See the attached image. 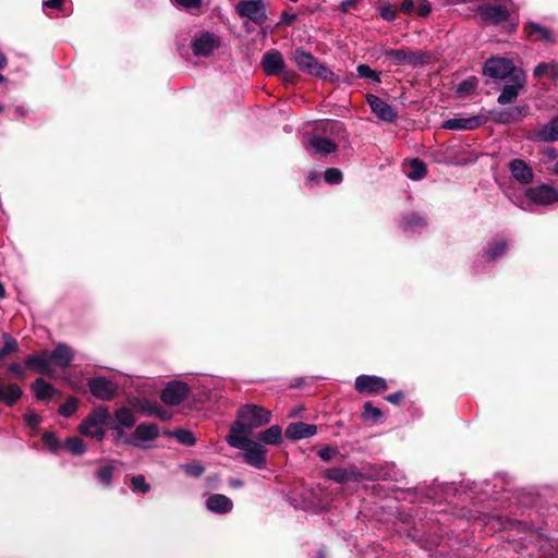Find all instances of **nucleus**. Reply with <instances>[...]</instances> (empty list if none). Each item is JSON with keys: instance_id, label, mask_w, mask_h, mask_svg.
<instances>
[{"instance_id": "obj_1", "label": "nucleus", "mask_w": 558, "mask_h": 558, "mask_svg": "<svg viewBox=\"0 0 558 558\" xmlns=\"http://www.w3.org/2000/svg\"><path fill=\"white\" fill-rule=\"evenodd\" d=\"M73 357V350L63 343L58 344L52 351H41L37 353V373L59 377L65 372Z\"/></svg>"}, {"instance_id": "obj_2", "label": "nucleus", "mask_w": 558, "mask_h": 558, "mask_svg": "<svg viewBox=\"0 0 558 558\" xmlns=\"http://www.w3.org/2000/svg\"><path fill=\"white\" fill-rule=\"evenodd\" d=\"M269 421V411L254 404L245 405L239 410L238 420L231 425L229 435L248 437L255 428L268 424Z\"/></svg>"}, {"instance_id": "obj_3", "label": "nucleus", "mask_w": 558, "mask_h": 558, "mask_svg": "<svg viewBox=\"0 0 558 558\" xmlns=\"http://www.w3.org/2000/svg\"><path fill=\"white\" fill-rule=\"evenodd\" d=\"M229 446L243 451L242 457L246 464L257 470L265 469L267 464V449L259 442L241 435H228Z\"/></svg>"}, {"instance_id": "obj_4", "label": "nucleus", "mask_w": 558, "mask_h": 558, "mask_svg": "<svg viewBox=\"0 0 558 558\" xmlns=\"http://www.w3.org/2000/svg\"><path fill=\"white\" fill-rule=\"evenodd\" d=\"M507 196L511 203L524 210H532L534 204L545 206L558 201V192L546 184L530 187L521 194L508 193Z\"/></svg>"}, {"instance_id": "obj_5", "label": "nucleus", "mask_w": 558, "mask_h": 558, "mask_svg": "<svg viewBox=\"0 0 558 558\" xmlns=\"http://www.w3.org/2000/svg\"><path fill=\"white\" fill-rule=\"evenodd\" d=\"M110 413L107 408L99 407L95 409L86 420L80 425V433L84 436L95 438L101 441L105 437L102 426L108 423Z\"/></svg>"}, {"instance_id": "obj_6", "label": "nucleus", "mask_w": 558, "mask_h": 558, "mask_svg": "<svg viewBox=\"0 0 558 558\" xmlns=\"http://www.w3.org/2000/svg\"><path fill=\"white\" fill-rule=\"evenodd\" d=\"M293 60L298 68L310 75L324 81L330 80L333 73L322 64L312 53L299 48L293 53Z\"/></svg>"}, {"instance_id": "obj_7", "label": "nucleus", "mask_w": 558, "mask_h": 558, "mask_svg": "<svg viewBox=\"0 0 558 558\" xmlns=\"http://www.w3.org/2000/svg\"><path fill=\"white\" fill-rule=\"evenodd\" d=\"M515 72H523L517 69L510 59L493 57L485 61L483 73L494 80L513 78Z\"/></svg>"}, {"instance_id": "obj_8", "label": "nucleus", "mask_w": 558, "mask_h": 558, "mask_svg": "<svg viewBox=\"0 0 558 558\" xmlns=\"http://www.w3.org/2000/svg\"><path fill=\"white\" fill-rule=\"evenodd\" d=\"M220 45V37L206 31L197 33L191 41L192 51L196 57H209Z\"/></svg>"}, {"instance_id": "obj_9", "label": "nucleus", "mask_w": 558, "mask_h": 558, "mask_svg": "<svg viewBox=\"0 0 558 558\" xmlns=\"http://www.w3.org/2000/svg\"><path fill=\"white\" fill-rule=\"evenodd\" d=\"M235 12L240 17H246L257 25L267 20L266 5L263 0H241L235 5Z\"/></svg>"}, {"instance_id": "obj_10", "label": "nucleus", "mask_w": 558, "mask_h": 558, "mask_svg": "<svg viewBox=\"0 0 558 558\" xmlns=\"http://www.w3.org/2000/svg\"><path fill=\"white\" fill-rule=\"evenodd\" d=\"M384 54L395 65H417L423 62L426 53L410 49H385Z\"/></svg>"}, {"instance_id": "obj_11", "label": "nucleus", "mask_w": 558, "mask_h": 558, "mask_svg": "<svg viewBox=\"0 0 558 558\" xmlns=\"http://www.w3.org/2000/svg\"><path fill=\"white\" fill-rule=\"evenodd\" d=\"M158 435L159 429L156 424L142 423L136 426L131 436L123 439V444L141 448L144 442L155 440Z\"/></svg>"}, {"instance_id": "obj_12", "label": "nucleus", "mask_w": 558, "mask_h": 558, "mask_svg": "<svg viewBox=\"0 0 558 558\" xmlns=\"http://www.w3.org/2000/svg\"><path fill=\"white\" fill-rule=\"evenodd\" d=\"M189 393L190 388L186 384L174 380L163 388L160 398L168 405H179L187 398Z\"/></svg>"}, {"instance_id": "obj_13", "label": "nucleus", "mask_w": 558, "mask_h": 558, "mask_svg": "<svg viewBox=\"0 0 558 558\" xmlns=\"http://www.w3.org/2000/svg\"><path fill=\"white\" fill-rule=\"evenodd\" d=\"M478 15L483 22L498 25L509 19L510 12L505 5L488 3L478 8Z\"/></svg>"}, {"instance_id": "obj_14", "label": "nucleus", "mask_w": 558, "mask_h": 558, "mask_svg": "<svg viewBox=\"0 0 558 558\" xmlns=\"http://www.w3.org/2000/svg\"><path fill=\"white\" fill-rule=\"evenodd\" d=\"M511 83L504 86L500 95L498 96V104L507 105L513 102L519 92L525 85V74L524 72H515L513 78H510Z\"/></svg>"}, {"instance_id": "obj_15", "label": "nucleus", "mask_w": 558, "mask_h": 558, "mask_svg": "<svg viewBox=\"0 0 558 558\" xmlns=\"http://www.w3.org/2000/svg\"><path fill=\"white\" fill-rule=\"evenodd\" d=\"M486 122L483 116H472L466 118H450L442 122L441 128L452 131L475 130Z\"/></svg>"}, {"instance_id": "obj_16", "label": "nucleus", "mask_w": 558, "mask_h": 558, "mask_svg": "<svg viewBox=\"0 0 558 558\" xmlns=\"http://www.w3.org/2000/svg\"><path fill=\"white\" fill-rule=\"evenodd\" d=\"M366 100L372 112L378 119L389 123L395 122L397 112L388 102L375 95H367Z\"/></svg>"}, {"instance_id": "obj_17", "label": "nucleus", "mask_w": 558, "mask_h": 558, "mask_svg": "<svg viewBox=\"0 0 558 558\" xmlns=\"http://www.w3.org/2000/svg\"><path fill=\"white\" fill-rule=\"evenodd\" d=\"M89 390L96 398L109 401L116 396L118 386L105 377H96L89 381Z\"/></svg>"}, {"instance_id": "obj_18", "label": "nucleus", "mask_w": 558, "mask_h": 558, "mask_svg": "<svg viewBox=\"0 0 558 558\" xmlns=\"http://www.w3.org/2000/svg\"><path fill=\"white\" fill-rule=\"evenodd\" d=\"M387 388L386 380L378 376L360 375L355 379V389L362 393H377Z\"/></svg>"}, {"instance_id": "obj_19", "label": "nucleus", "mask_w": 558, "mask_h": 558, "mask_svg": "<svg viewBox=\"0 0 558 558\" xmlns=\"http://www.w3.org/2000/svg\"><path fill=\"white\" fill-rule=\"evenodd\" d=\"M305 148L310 154L329 155L337 150L338 145L322 135L313 134L305 143Z\"/></svg>"}, {"instance_id": "obj_20", "label": "nucleus", "mask_w": 558, "mask_h": 558, "mask_svg": "<svg viewBox=\"0 0 558 558\" xmlns=\"http://www.w3.org/2000/svg\"><path fill=\"white\" fill-rule=\"evenodd\" d=\"M325 476L339 484L360 482L362 478V474L354 465H350L349 468H329L325 471Z\"/></svg>"}, {"instance_id": "obj_21", "label": "nucleus", "mask_w": 558, "mask_h": 558, "mask_svg": "<svg viewBox=\"0 0 558 558\" xmlns=\"http://www.w3.org/2000/svg\"><path fill=\"white\" fill-rule=\"evenodd\" d=\"M286 63L280 51L271 49L264 53L262 66L267 75H277L283 71Z\"/></svg>"}, {"instance_id": "obj_22", "label": "nucleus", "mask_w": 558, "mask_h": 558, "mask_svg": "<svg viewBox=\"0 0 558 558\" xmlns=\"http://www.w3.org/2000/svg\"><path fill=\"white\" fill-rule=\"evenodd\" d=\"M317 432V427L314 424H307L304 422L291 423L286 428V436L291 440H299L303 438H310Z\"/></svg>"}, {"instance_id": "obj_23", "label": "nucleus", "mask_w": 558, "mask_h": 558, "mask_svg": "<svg viewBox=\"0 0 558 558\" xmlns=\"http://www.w3.org/2000/svg\"><path fill=\"white\" fill-rule=\"evenodd\" d=\"M507 247V241L502 236H496L486 244L482 258L486 262H495L506 253Z\"/></svg>"}, {"instance_id": "obj_24", "label": "nucleus", "mask_w": 558, "mask_h": 558, "mask_svg": "<svg viewBox=\"0 0 558 558\" xmlns=\"http://www.w3.org/2000/svg\"><path fill=\"white\" fill-rule=\"evenodd\" d=\"M232 501L227 496L221 494H214L206 500V507L214 513H228L232 510Z\"/></svg>"}, {"instance_id": "obj_25", "label": "nucleus", "mask_w": 558, "mask_h": 558, "mask_svg": "<svg viewBox=\"0 0 558 558\" xmlns=\"http://www.w3.org/2000/svg\"><path fill=\"white\" fill-rule=\"evenodd\" d=\"M509 170L512 177L522 184H527L533 178L531 168L521 159L511 160Z\"/></svg>"}, {"instance_id": "obj_26", "label": "nucleus", "mask_w": 558, "mask_h": 558, "mask_svg": "<svg viewBox=\"0 0 558 558\" xmlns=\"http://www.w3.org/2000/svg\"><path fill=\"white\" fill-rule=\"evenodd\" d=\"M524 32L533 40H543L545 43H553L555 39L550 29H548L535 22L527 23L524 26Z\"/></svg>"}, {"instance_id": "obj_27", "label": "nucleus", "mask_w": 558, "mask_h": 558, "mask_svg": "<svg viewBox=\"0 0 558 558\" xmlns=\"http://www.w3.org/2000/svg\"><path fill=\"white\" fill-rule=\"evenodd\" d=\"M537 140L551 143L558 141V116L535 132Z\"/></svg>"}, {"instance_id": "obj_28", "label": "nucleus", "mask_w": 558, "mask_h": 558, "mask_svg": "<svg viewBox=\"0 0 558 558\" xmlns=\"http://www.w3.org/2000/svg\"><path fill=\"white\" fill-rule=\"evenodd\" d=\"M22 396V390L16 384L5 385L0 378V401L8 405L15 403Z\"/></svg>"}, {"instance_id": "obj_29", "label": "nucleus", "mask_w": 558, "mask_h": 558, "mask_svg": "<svg viewBox=\"0 0 558 558\" xmlns=\"http://www.w3.org/2000/svg\"><path fill=\"white\" fill-rule=\"evenodd\" d=\"M526 107H511L506 110H501L494 116V120L498 123H510L518 121L525 116Z\"/></svg>"}, {"instance_id": "obj_30", "label": "nucleus", "mask_w": 558, "mask_h": 558, "mask_svg": "<svg viewBox=\"0 0 558 558\" xmlns=\"http://www.w3.org/2000/svg\"><path fill=\"white\" fill-rule=\"evenodd\" d=\"M282 430L279 425H271L269 428L260 430L256 434V439L259 444L278 445L281 442Z\"/></svg>"}, {"instance_id": "obj_31", "label": "nucleus", "mask_w": 558, "mask_h": 558, "mask_svg": "<svg viewBox=\"0 0 558 558\" xmlns=\"http://www.w3.org/2000/svg\"><path fill=\"white\" fill-rule=\"evenodd\" d=\"M61 398V392L44 379L37 378V400L52 401Z\"/></svg>"}, {"instance_id": "obj_32", "label": "nucleus", "mask_w": 558, "mask_h": 558, "mask_svg": "<svg viewBox=\"0 0 558 558\" xmlns=\"http://www.w3.org/2000/svg\"><path fill=\"white\" fill-rule=\"evenodd\" d=\"M426 223L423 216L412 213L401 220L400 227L404 232H416L423 229Z\"/></svg>"}, {"instance_id": "obj_33", "label": "nucleus", "mask_w": 558, "mask_h": 558, "mask_svg": "<svg viewBox=\"0 0 558 558\" xmlns=\"http://www.w3.org/2000/svg\"><path fill=\"white\" fill-rule=\"evenodd\" d=\"M136 417L133 411L129 408L122 407L114 412V424L120 427L131 428L134 426Z\"/></svg>"}, {"instance_id": "obj_34", "label": "nucleus", "mask_w": 558, "mask_h": 558, "mask_svg": "<svg viewBox=\"0 0 558 558\" xmlns=\"http://www.w3.org/2000/svg\"><path fill=\"white\" fill-rule=\"evenodd\" d=\"M143 411L146 415L156 416L160 420L167 421L171 418V412L163 409L157 402H146L145 407H143Z\"/></svg>"}, {"instance_id": "obj_35", "label": "nucleus", "mask_w": 558, "mask_h": 558, "mask_svg": "<svg viewBox=\"0 0 558 558\" xmlns=\"http://www.w3.org/2000/svg\"><path fill=\"white\" fill-rule=\"evenodd\" d=\"M534 76L535 77H543V76H548L553 80H556L558 78V64L556 63H539L535 69H534Z\"/></svg>"}, {"instance_id": "obj_36", "label": "nucleus", "mask_w": 558, "mask_h": 558, "mask_svg": "<svg viewBox=\"0 0 558 558\" xmlns=\"http://www.w3.org/2000/svg\"><path fill=\"white\" fill-rule=\"evenodd\" d=\"M65 0H45L43 2V11L46 15L52 16L54 12L68 14L65 10Z\"/></svg>"}, {"instance_id": "obj_37", "label": "nucleus", "mask_w": 558, "mask_h": 558, "mask_svg": "<svg viewBox=\"0 0 558 558\" xmlns=\"http://www.w3.org/2000/svg\"><path fill=\"white\" fill-rule=\"evenodd\" d=\"M426 174V167L425 163L420 159H413L410 162V170L408 172V177L411 180H421Z\"/></svg>"}, {"instance_id": "obj_38", "label": "nucleus", "mask_w": 558, "mask_h": 558, "mask_svg": "<svg viewBox=\"0 0 558 558\" xmlns=\"http://www.w3.org/2000/svg\"><path fill=\"white\" fill-rule=\"evenodd\" d=\"M477 87V78L474 76L468 77L462 81L457 87V94L459 96H469L474 93Z\"/></svg>"}, {"instance_id": "obj_39", "label": "nucleus", "mask_w": 558, "mask_h": 558, "mask_svg": "<svg viewBox=\"0 0 558 558\" xmlns=\"http://www.w3.org/2000/svg\"><path fill=\"white\" fill-rule=\"evenodd\" d=\"M357 75L363 78H368L375 84H379L380 73L372 70L367 64H359L356 68Z\"/></svg>"}, {"instance_id": "obj_40", "label": "nucleus", "mask_w": 558, "mask_h": 558, "mask_svg": "<svg viewBox=\"0 0 558 558\" xmlns=\"http://www.w3.org/2000/svg\"><path fill=\"white\" fill-rule=\"evenodd\" d=\"M64 447L73 454H82L85 452V445L78 437H70L65 440Z\"/></svg>"}, {"instance_id": "obj_41", "label": "nucleus", "mask_w": 558, "mask_h": 558, "mask_svg": "<svg viewBox=\"0 0 558 558\" xmlns=\"http://www.w3.org/2000/svg\"><path fill=\"white\" fill-rule=\"evenodd\" d=\"M383 416L380 409L374 407L371 402L364 404L362 417L365 421L377 422Z\"/></svg>"}, {"instance_id": "obj_42", "label": "nucleus", "mask_w": 558, "mask_h": 558, "mask_svg": "<svg viewBox=\"0 0 558 558\" xmlns=\"http://www.w3.org/2000/svg\"><path fill=\"white\" fill-rule=\"evenodd\" d=\"M171 435L181 444L184 446H192L195 444V437L194 435L187 430V429H177Z\"/></svg>"}, {"instance_id": "obj_43", "label": "nucleus", "mask_w": 558, "mask_h": 558, "mask_svg": "<svg viewBox=\"0 0 558 558\" xmlns=\"http://www.w3.org/2000/svg\"><path fill=\"white\" fill-rule=\"evenodd\" d=\"M131 488L135 493L145 494L149 492L150 485L146 482L143 475L133 476L131 480Z\"/></svg>"}, {"instance_id": "obj_44", "label": "nucleus", "mask_w": 558, "mask_h": 558, "mask_svg": "<svg viewBox=\"0 0 558 558\" xmlns=\"http://www.w3.org/2000/svg\"><path fill=\"white\" fill-rule=\"evenodd\" d=\"M112 473L113 466L107 464L97 471L96 476L104 485L109 486L111 483Z\"/></svg>"}, {"instance_id": "obj_45", "label": "nucleus", "mask_w": 558, "mask_h": 558, "mask_svg": "<svg viewBox=\"0 0 558 558\" xmlns=\"http://www.w3.org/2000/svg\"><path fill=\"white\" fill-rule=\"evenodd\" d=\"M77 410V401L74 398H69L63 404L60 405L59 413L69 417Z\"/></svg>"}, {"instance_id": "obj_46", "label": "nucleus", "mask_w": 558, "mask_h": 558, "mask_svg": "<svg viewBox=\"0 0 558 558\" xmlns=\"http://www.w3.org/2000/svg\"><path fill=\"white\" fill-rule=\"evenodd\" d=\"M324 179L329 184H338L342 180V173L337 168H328L324 173Z\"/></svg>"}, {"instance_id": "obj_47", "label": "nucleus", "mask_w": 558, "mask_h": 558, "mask_svg": "<svg viewBox=\"0 0 558 558\" xmlns=\"http://www.w3.org/2000/svg\"><path fill=\"white\" fill-rule=\"evenodd\" d=\"M183 469L192 477H198L204 473V466L199 462L187 463Z\"/></svg>"}, {"instance_id": "obj_48", "label": "nucleus", "mask_w": 558, "mask_h": 558, "mask_svg": "<svg viewBox=\"0 0 558 558\" xmlns=\"http://www.w3.org/2000/svg\"><path fill=\"white\" fill-rule=\"evenodd\" d=\"M338 452L339 451L336 447L326 446L318 451V457L323 461L328 462L331 459H333L338 454Z\"/></svg>"}, {"instance_id": "obj_49", "label": "nucleus", "mask_w": 558, "mask_h": 558, "mask_svg": "<svg viewBox=\"0 0 558 558\" xmlns=\"http://www.w3.org/2000/svg\"><path fill=\"white\" fill-rule=\"evenodd\" d=\"M171 1L185 10L199 9L202 5V0H171Z\"/></svg>"}, {"instance_id": "obj_50", "label": "nucleus", "mask_w": 558, "mask_h": 558, "mask_svg": "<svg viewBox=\"0 0 558 558\" xmlns=\"http://www.w3.org/2000/svg\"><path fill=\"white\" fill-rule=\"evenodd\" d=\"M16 349V342L15 340L11 338H7L3 348L0 350V357L4 356L5 354L13 352Z\"/></svg>"}, {"instance_id": "obj_51", "label": "nucleus", "mask_w": 558, "mask_h": 558, "mask_svg": "<svg viewBox=\"0 0 558 558\" xmlns=\"http://www.w3.org/2000/svg\"><path fill=\"white\" fill-rule=\"evenodd\" d=\"M278 75H280L284 83L289 84L294 83L296 77L295 73L291 70L286 69V66L283 68V71H281Z\"/></svg>"}, {"instance_id": "obj_52", "label": "nucleus", "mask_w": 558, "mask_h": 558, "mask_svg": "<svg viewBox=\"0 0 558 558\" xmlns=\"http://www.w3.org/2000/svg\"><path fill=\"white\" fill-rule=\"evenodd\" d=\"M430 5L427 1H420L417 5V14L420 16H426L430 13Z\"/></svg>"}, {"instance_id": "obj_53", "label": "nucleus", "mask_w": 558, "mask_h": 558, "mask_svg": "<svg viewBox=\"0 0 558 558\" xmlns=\"http://www.w3.org/2000/svg\"><path fill=\"white\" fill-rule=\"evenodd\" d=\"M380 16L386 21H393L396 17V13L389 7H383L380 9Z\"/></svg>"}, {"instance_id": "obj_54", "label": "nucleus", "mask_w": 558, "mask_h": 558, "mask_svg": "<svg viewBox=\"0 0 558 558\" xmlns=\"http://www.w3.org/2000/svg\"><path fill=\"white\" fill-rule=\"evenodd\" d=\"M110 428L116 432V441L123 442V439L126 437L123 432L124 427H120V425H111Z\"/></svg>"}, {"instance_id": "obj_55", "label": "nucleus", "mask_w": 558, "mask_h": 558, "mask_svg": "<svg viewBox=\"0 0 558 558\" xmlns=\"http://www.w3.org/2000/svg\"><path fill=\"white\" fill-rule=\"evenodd\" d=\"M403 399V393L401 391L393 392L386 397V400L393 404H399Z\"/></svg>"}, {"instance_id": "obj_56", "label": "nucleus", "mask_w": 558, "mask_h": 558, "mask_svg": "<svg viewBox=\"0 0 558 558\" xmlns=\"http://www.w3.org/2000/svg\"><path fill=\"white\" fill-rule=\"evenodd\" d=\"M296 19V15L294 13H288V12H283L281 14V23L286 24V25H290L292 24Z\"/></svg>"}, {"instance_id": "obj_57", "label": "nucleus", "mask_w": 558, "mask_h": 558, "mask_svg": "<svg viewBox=\"0 0 558 558\" xmlns=\"http://www.w3.org/2000/svg\"><path fill=\"white\" fill-rule=\"evenodd\" d=\"M414 9L413 0H403L401 4V10L405 13H410Z\"/></svg>"}, {"instance_id": "obj_58", "label": "nucleus", "mask_w": 558, "mask_h": 558, "mask_svg": "<svg viewBox=\"0 0 558 558\" xmlns=\"http://www.w3.org/2000/svg\"><path fill=\"white\" fill-rule=\"evenodd\" d=\"M44 441L50 447L51 450L57 449V447L54 446L56 440L52 435H44Z\"/></svg>"}, {"instance_id": "obj_59", "label": "nucleus", "mask_w": 558, "mask_h": 558, "mask_svg": "<svg viewBox=\"0 0 558 558\" xmlns=\"http://www.w3.org/2000/svg\"><path fill=\"white\" fill-rule=\"evenodd\" d=\"M545 154L546 156L549 158V159H556L557 158V150L556 148L554 147H548L546 150H545Z\"/></svg>"}, {"instance_id": "obj_60", "label": "nucleus", "mask_w": 558, "mask_h": 558, "mask_svg": "<svg viewBox=\"0 0 558 558\" xmlns=\"http://www.w3.org/2000/svg\"><path fill=\"white\" fill-rule=\"evenodd\" d=\"M326 126L332 132L333 130H340L342 128L341 123L338 121H332L326 123Z\"/></svg>"}, {"instance_id": "obj_61", "label": "nucleus", "mask_w": 558, "mask_h": 558, "mask_svg": "<svg viewBox=\"0 0 558 558\" xmlns=\"http://www.w3.org/2000/svg\"><path fill=\"white\" fill-rule=\"evenodd\" d=\"M26 423L31 428L35 427V414L28 413L25 416Z\"/></svg>"}, {"instance_id": "obj_62", "label": "nucleus", "mask_w": 558, "mask_h": 558, "mask_svg": "<svg viewBox=\"0 0 558 558\" xmlns=\"http://www.w3.org/2000/svg\"><path fill=\"white\" fill-rule=\"evenodd\" d=\"M356 3V0H348L341 3L342 12H347L350 7H353Z\"/></svg>"}, {"instance_id": "obj_63", "label": "nucleus", "mask_w": 558, "mask_h": 558, "mask_svg": "<svg viewBox=\"0 0 558 558\" xmlns=\"http://www.w3.org/2000/svg\"><path fill=\"white\" fill-rule=\"evenodd\" d=\"M8 63L7 57L0 51V70L5 68Z\"/></svg>"}, {"instance_id": "obj_64", "label": "nucleus", "mask_w": 558, "mask_h": 558, "mask_svg": "<svg viewBox=\"0 0 558 558\" xmlns=\"http://www.w3.org/2000/svg\"><path fill=\"white\" fill-rule=\"evenodd\" d=\"M9 369H10V372H12L14 374L21 373V366L19 364H12Z\"/></svg>"}]
</instances>
